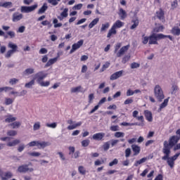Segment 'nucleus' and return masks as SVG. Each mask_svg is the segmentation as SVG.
<instances>
[{
	"label": "nucleus",
	"mask_w": 180,
	"mask_h": 180,
	"mask_svg": "<svg viewBox=\"0 0 180 180\" xmlns=\"http://www.w3.org/2000/svg\"><path fill=\"white\" fill-rule=\"evenodd\" d=\"M169 39L172 41L174 38L171 35H165L164 34H155L153 33L149 36L148 44H158V40H162V39Z\"/></svg>",
	"instance_id": "nucleus-1"
},
{
	"label": "nucleus",
	"mask_w": 180,
	"mask_h": 180,
	"mask_svg": "<svg viewBox=\"0 0 180 180\" xmlns=\"http://www.w3.org/2000/svg\"><path fill=\"white\" fill-rule=\"evenodd\" d=\"M178 141H179V138H178V136H172L169 139V142L168 141H164L163 147L169 150H171L172 147H175Z\"/></svg>",
	"instance_id": "nucleus-2"
},
{
	"label": "nucleus",
	"mask_w": 180,
	"mask_h": 180,
	"mask_svg": "<svg viewBox=\"0 0 180 180\" xmlns=\"http://www.w3.org/2000/svg\"><path fill=\"white\" fill-rule=\"evenodd\" d=\"M8 48L11 49L6 53V58H11V57H12V55H13L15 53H17V51H19L18 50V45H16V44H13V42H9L8 44Z\"/></svg>",
	"instance_id": "nucleus-3"
},
{
	"label": "nucleus",
	"mask_w": 180,
	"mask_h": 180,
	"mask_svg": "<svg viewBox=\"0 0 180 180\" xmlns=\"http://www.w3.org/2000/svg\"><path fill=\"white\" fill-rule=\"evenodd\" d=\"M154 94L156 99L159 102H162V99L165 98V96L164 95V91H162V89L160 85H156L154 89Z\"/></svg>",
	"instance_id": "nucleus-4"
},
{
	"label": "nucleus",
	"mask_w": 180,
	"mask_h": 180,
	"mask_svg": "<svg viewBox=\"0 0 180 180\" xmlns=\"http://www.w3.org/2000/svg\"><path fill=\"white\" fill-rule=\"evenodd\" d=\"M51 143H50V142H46V141H42L40 142L39 141H33L30 142L27 146H29V147H34L37 146L38 147V148H45V147H49V146H51Z\"/></svg>",
	"instance_id": "nucleus-5"
},
{
	"label": "nucleus",
	"mask_w": 180,
	"mask_h": 180,
	"mask_svg": "<svg viewBox=\"0 0 180 180\" xmlns=\"http://www.w3.org/2000/svg\"><path fill=\"white\" fill-rule=\"evenodd\" d=\"M29 165H32V162H30L28 165H22L18 167V172L22 173L26 172H33V168H29Z\"/></svg>",
	"instance_id": "nucleus-6"
},
{
	"label": "nucleus",
	"mask_w": 180,
	"mask_h": 180,
	"mask_svg": "<svg viewBox=\"0 0 180 180\" xmlns=\"http://www.w3.org/2000/svg\"><path fill=\"white\" fill-rule=\"evenodd\" d=\"M47 77V73H44V71H40L38 72L36 75L35 77H34V79L36 80L37 79V82L38 84L41 83V81H43V79H44V78Z\"/></svg>",
	"instance_id": "nucleus-7"
},
{
	"label": "nucleus",
	"mask_w": 180,
	"mask_h": 180,
	"mask_svg": "<svg viewBox=\"0 0 180 180\" xmlns=\"http://www.w3.org/2000/svg\"><path fill=\"white\" fill-rule=\"evenodd\" d=\"M37 8V4H34L30 6H21V12L22 13H30V12H33Z\"/></svg>",
	"instance_id": "nucleus-8"
},
{
	"label": "nucleus",
	"mask_w": 180,
	"mask_h": 180,
	"mask_svg": "<svg viewBox=\"0 0 180 180\" xmlns=\"http://www.w3.org/2000/svg\"><path fill=\"white\" fill-rule=\"evenodd\" d=\"M83 45H84L83 39H80L77 43L73 44L72 46V49L70 51V54H72V53H74L75 51H77V50H78V49L82 47Z\"/></svg>",
	"instance_id": "nucleus-9"
},
{
	"label": "nucleus",
	"mask_w": 180,
	"mask_h": 180,
	"mask_svg": "<svg viewBox=\"0 0 180 180\" xmlns=\"http://www.w3.org/2000/svg\"><path fill=\"white\" fill-rule=\"evenodd\" d=\"M58 58H60V53H58L56 57L49 59L48 63L44 65V68H49V67H51L53 64H56V62L58 60Z\"/></svg>",
	"instance_id": "nucleus-10"
},
{
	"label": "nucleus",
	"mask_w": 180,
	"mask_h": 180,
	"mask_svg": "<svg viewBox=\"0 0 180 180\" xmlns=\"http://www.w3.org/2000/svg\"><path fill=\"white\" fill-rule=\"evenodd\" d=\"M0 176L1 178V180H8L11 179L12 176H13V174H12V172H0Z\"/></svg>",
	"instance_id": "nucleus-11"
},
{
	"label": "nucleus",
	"mask_w": 180,
	"mask_h": 180,
	"mask_svg": "<svg viewBox=\"0 0 180 180\" xmlns=\"http://www.w3.org/2000/svg\"><path fill=\"white\" fill-rule=\"evenodd\" d=\"M130 49V44L122 46L120 51L117 53V57H122V56L124 55L126 51H127Z\"/></svg>",
	"instance_id": "nucleus-12"
},
{
	"label": "nucleus",
	"mask_w": 180,
	"mask_h": 180,
	"mask_svg": "<svg viewBox=\"0 0 180 180\" xmlns=\"http://www.w3.org/2000/svg\"><path fill=\"white\" fill-rule=\"evenodd\" d=\"M162 153L165 155L162 158V160H163L164 161H167V160L168 161V160H169L170 158L169 155L171 154V150L163 146Z\"/></svg>",
	"instance_id": "nucleus-13"
},
{
	"label": "nucleus",
	"mask_w": 180,
	"mask_h": 180,
	"mask_svg": "<svg viewBox=\"0 0 180 180\" xmlns=\"http://www.w3.org/2000/svg\"><path fill=\"white\" fill-rule=\"evenodd\" d=\"M21 19H23V14L19 13L18 12H15L13 14L12 20L13 22H19V20H21Z\"/></svg>",
	"instance_id": "nucleus-14"
},
{
	"label": "nucleus",
	"mask_w": 180,
	"mask_h": 180,
	"mask_svg": "<svg viewBox=\"0 0 180 180\" xmlns=\"http://www.w3.org/2000/svg\"><path fill=\"white\" fill-rule=\"evenodd\" d=\"M123 70H120L118 72H116L115 73H113L110 77V79L111 81H115V79H117V78H120V77H122V75H123Z\"/></svg>",
	"instance_id": "nucleus-15"
},
{
	"label": "nucleus",
	"mask_w": 180,
	"mask_h": 180,
	"mask_svg": "<svg viewBox=\"0 0 180 180\" xmlns=\"http://www.w3.org/2000/svg\"><path fill=\"white\" fill-rule=\"evenodd\" d=\"M116 34H117V30H115L113 27H111L107 34V39H112V37L116 36Z\"/></svg>",
	"instance_id": "nucleus-16"
},
{
	"label": "nucleus",
	"mask_w": 180,
	"mask_h": 180,
	"mask_svg": "<svg viewBox=\"0 0 180 180\" xmlns=\"http://www.w3.org/2000/svg\"><path fill=\"white\" fill-rule=\"evenodd\" d=\"M132 151L134 153V155H139L140 154V151H141V148L136 144L131 145Z\"/></svg>",
	"instance_id": "nucleus-17"
},
{
	"label": "nucleus",
	"mask_w": 180,
	"mask_h": 180,
	"mask_svg": "<svg viewBox=\"0 0 180 180\" xmlns=\"http://www.w3.org/2000/svg\"><path fill=\"white\" fill-rule=\"evenodd\" d=\"M123 26H124V22L120 21V20H117L112 25V27L117 30V29H120V27H123Z\"/></svg>",
	"instance_id": "nucleus-18"
},
{
	"label": "nucleus",
	"mask_w": 180,
	"mask_h": 180,
	"mask_svg": "<svg viewBox=\"0 0 180 180\" xmlns=\"http://www.w3.org/2000/svg\"><path fill=\"white\" fill-rule=\"evenodd\" d=\"M105 137V133L99 132L93 135V140H97L98 141H101Z\"/></svg>",
	"instance_id": "nucleus-19"
},
{
	"label": "nucleus",
	"mask_w": 180,
	"mask_h": 180,
	"mask_svg": "<svg viewBox=\"0 0 180 180\" xmlns=\"http://www.w3.org/2000/svg\"><path fill=\"white\" fill-rule=\"evenodd\" d=\"M144 115H145V117H146V120H148V122H153V113L151 112V111H150L148 110H146L144 111Z\"/></svg>",
	"instance_id": "nucleus-20"
},
{
	"label": "nucleus",
	"mask_w": 180,
	"mask_h": 180,
	"mask_svg": "<svg viewBox=\"0 0 180 180\" xmlns=\"http://www.w3.org/2000/svg\"><path fill=\"white\" fill-rule=\"evenodd\" d=\"M164 11L162 8H160L158 11L156 12V16L159 20H165V17L164 16Z\"/></svg>",
	"instance_id": "nucleus-21"
},
{
	"label": "nucleus",
	"mask_w": 180,
	"mask_h": 180,
	"mask_svg": "<svg viewBox=\"0 0 180 180\" xmlns=\"http://www.w3.org/2000/svg\"><path fill=\"white\" fill-rule=\"evenodd\" d=\"M118 15L122 20H124L127 18V13L123 8L119 9Z\"/></svg>",
	"instance_id": "nucleus-22"
},
{
	"label": "nucleus",
	"mask_w": 180,
	"mask_h": 180,
	"mask_svg": "<svg viewBox=\"0 0 180 180\" xmlns=\"http://www.w3.org/2000/svg\"><path fill=\"white\" fill-rule=\"evenodd\" d=\"M109 27H110V22H107L105 23H103L101 25L100 32L101 33H103V32H106V30H108V29H109Z\"/></svg>",
	"instance_id": "nucleus-23"
},
{
	"label": "nucleus",
	"mask_w": 180,
	"mask_h": 180,
	"mask_svg": "<svg viewBox=\"0 0 180 180\" xmlns=\"http://www.w3.org/2000/svg\"><path fill=\"white\" fill-rule=\"evenodd\" d=\"M49 9V6H47V3H44L43 6L38 11V13L40 15L41 13H44L46 11Z\"/></svg>",
	"instance_id": "nucleus-24"
},
{
	"label": "nucleus",
	"mask_w": 180,
	"mask_h": 180,
	"mask_svg": "<svg viewBox=\"0 0 180 180\" xmlns=\"http://www.w3.org/2000/svg\"><path fill=\"white\" fill-rule=\"evenodd\" d=\"M20 143V140L19 139H15L13 141H10L7 143V146L8 147H15V146H18Z\"/></svg>",
	"instance_id": "nucleus-25"
},
{
	"label": "nucleus",
	"mask_w": 180,
	"mask_h": 180,
	"mask_svg": "<svg viewBox=\"0 0 180 180\" xmlns=\"http://www.w3.org/2000/svg\"><path fill=\"white\" fill-rule=\"evenodd\" d=\"M147 160H148V158H143L139 160H136L134 162V167H139V165H140L141 164H144V162H146V161H147Z\"/></svg>",
	"instance_id": "nucleus-26"
},
{
	"label": "nucleus",
	"mask_w": 180,
	"mask_h": 180,
	"mask_svg": "<svg viewBox=\"0 0 180 180\" xmlns=\"http://www.w3.org/2000/svg\"><path fill=\"white\" fill-rule=\"evenodd\" d=\"M171 33L174 36H179L180 34V29L178 27H174L172 30Z\"/></svg>",
	"instance_id": "nucleus-27"
},
{
	"label": "nucleus",
	"mask_w": 180,
	"mask_h": 180,
	"mask_svg": "<svg viewBox=\"0 0 180 180\" xmlns=\"http://www.w3.org/2000/svg\"><path fill=\"white\" fill-rule=\"evenodd\" d=\"M131 23H134V24L131 26L130 29H131V30H133L136 29V27H137V26H139V19H137V18L133 19L131 20Z\"/></svg>",
	"instance_id": "nucleus-28"
},
{
	"label": "nucleus",
	"mask_w": 180,
	"mask_h": 180,
	"mask_svg": "<svg viewBox=\"0 0 180 180\" xmlns=\"http://www.w3.org/2000/svg\"><path fill=\"white\" fill-rule=\"evenodd\" d=\"M16 117H13V115H8L7 117L5 119L6 123H13V122H15Z\"/></svg>",
	"instance_id": "nucleus-29"
},
{
	"label": "nucleus",
	"mask_w": 180,
	"mask_h": 180,
	"mask_svg": "<svg viewBox=\"0 0 180 180\" xmlns=\"http://www.w3.org/2000/svg\"><path fill=\"white\" fill-rule=\"evenodd\" d=\"M82 124V122H79L75 124L69 125L68 127V130H74V129H77V127H79Z\"/></svg>",
	"instance_id": "nucleus-30"
},
{
	"label": "nucleus",
	"mask_w": 180,
	"mask_h": 180,
	"mask_svg": "<svg viewBox=\"0 0 180 180\" xmlns=\"http://www.w3.org/2000/svg\"><path fill=\"white\" fill-rule=\"evenodd\" d=\"M99 22V18H96L94 20H93L89 25V28L92 29L94 26H96V25H98V22Z\"/></svg>",
	"instance_id": "nucleus-31"
},
{
	"label": "nucleus",
	"mask_w": 180,
	"mask_h": 180,
	"mask_svg": "<svg viewBox=\"0 0 180 180\" xmlns=\"http://www.w3.org/2000/svg\"><path fill=\"white\" fill-rule=\"evenodd\" d=\"M11 6H12V2L11 1L0 2V7L1 8H11Z\"/></svg>",
	"instance_id": "nucleus-32"
},
{
	"label": "nucleus",
	"mask_w": 180,
	"mask_h": 180,
	"mask_svg": "<svg viewBox=\"0 0 180 180\" xmlns=\"http://www.w3.org/2000/svg\"><path fill=\"white\" fill-rule=\"evenodd\" d=\"M34 73V69L30 68H27L26 69L24 72H23V75H30Z\"/></svg>",
	"instance_id": "nucleus-33"
},
{
	"label": "nucleus",
	"mask_w": 180,
	"mask_h": 180,
	"mask_svg": "<svg viewBox=\"0 0 180 180\" xmlns=\"http://www.w3.org/2000/svg\"><path fill=\"white\" fill-rule=\"evenodd\" d=\"M53 23L55 29H57V27H61V26H63V23L58 22V20L57 18L53 19Z\"/></svg>",
	"instance_id": "nucleus-34"
},
{
	"label": "nucleus",
	"mask_w": 180,
	"mask_h": 180,
	"mask_svg": "<svg viewBox=\"0 0 180 180\" xmlns=\"http://www.w3.org/2000/svg\"><path fill=\"white\" fill-rule=\"evenodd\" d=\"M21 124H22L20 123V122H14L10 124V126L12 127V129H19Z\"/></svg>",
	"instance_id": "nucleus-35"
},
{
	"label": "nucleus",
	"mask_w": 180,
	"mask_h": 180,
	"mask_svg": "<svg viewBox=\"0 0 180 180\" xmlns=\"http://www.w3.org/2000/svg\"><path fill=\"white\" fill-rule=\"evenodd\" d=\"M169 101V98H165L164 101L160 104V109H164L166 106L168 105V102Z\"/></svg>",
	"instance_id": "nucleus-36"
},
{
	"label": "nucleus",
	"mask_w": 180,
	"mask_h": 180,
	"mask_svg": "<svg viewBox=\"0 0 180 180\" xmlns=\"http://www.w3.org/2000/svg\"><path fill=\"white\" fill-rule=\"evenodd\" d=\"M114 136L116 139H120V138H123L124 137V132H122V131H117L114 134Z\"/></svg>",
	"instance_id": "nucleus-37"
},
{
	"label": "nucleus",
	"mask_w": 180,
	"mask_h": 180,
	"mask_svg": "<svg viewBox=\"0 0 180 180\" xmlns=\"http://www.w3.org/2000/svg\"><path fill=\"white\" fill-rule=\"evenodd\" d=\"M78 172L79 174H81V175H85V174H86V169L85 167H84V166H79L78 167Z\"/></svg>",
	"instance_id": "nucleus-38"
},
{
	"label": "nucleus",
	"mask_w": 180,
	"mask_h": 180,
	"mask_svg": "<svg viewBox=\"0 0 180 180\" xmlns=\"http://www.w3.org/2000/svg\"><path fill=\"white\" fill-rule=\"evenodd\" d=\"M109 67H110V63L105 62V64L101 68L100 72H103V71H105L106 68H109Z\"/></svg>",
	"instance_id": "nucleus-39"
},
{
	"label": "nucleus",
	"mask_w": 180,
	"mask_h": 180,
	"mask_svg": "<svg viewBox=\"0 0 180 180\" xmlns=\"http://www.w3.org/2000/svg\"><path fill=\"white\" fill-rule=\"evenodd\" d=\"M164 30V25H160L159 27H156L154 28L153 32L155 33H160V32H163Z\"/></svg>",
	"instance_id": "nucleus-40"
},
{
	"label": "nucleus",
	"mask_w": 180,
	"mask_h": 180,
	"mask_svg": "<svg viewBox=\"0 0 180 180\" xmlns=\"http://www.w3.org/2000/svg\"><path fill=\"white\" fill-rule=\"evenodd\" d=\"M49 4H51V5H53V6H57L58 5V2H60L61 0H47Z\"/></svg>",
	"instance_id": "nucleus-41"
},
{
	"label": "nucleus",
	"mask_w": 180,
	"mask_h": 180,
	"mask_svg": "<svg viewBox=\"0 0 180 180\" xmlns=\"http://www.w3.org/2000/svg\"><path fill=\"white\" fill-rule=\"evenodd\" d=\"M139 124L137 122L135 123H129L126 122H123L120 124V126H138Z\"/></svg>",
	"instance_id": "nucleus-42"
},
{
	"label": "nucleus",
	"mask_w": 180,
	"mask_h": 180,
	"mask_svg": "<svg viewBox=\"0 0 180 180\" xmlns=\"http://www.w3.org/2000/svg\"><path fill=\"white\" fill-rule=\"evenodd\" d=\"M110 130L111 131H119V130H120V127L119 125H112L110 127Z\"/></svg>",
	"instance_id": "nucleus-43"
},
{
	"label": "nucleus",
	"mask_w": 180,
	"mask_h": 180,
	"mask_svg": "<svg viewBox=\"0 0 180 180\" xmlns=\"http://www.w3.org/2000/svg\"><path fill=\"white\" fill-rule=\"evenodd\" d=\"M102 164H105V160L103 159H101V160L98 159L94 162V165L96 167L102 165Z\"/></svg>",
	"instance_id": "nucleus-44"
},
{
	"label": "nucleus",
	"mask_w": 180,
	"mask_h": 180,
	"mask_svg": "<svg viewBox=\"0 0 180 180\" xmlns=\"http://www.w3.org/2000/svg\"><path fill=\"white\" fill-rule=\"evenodd\" d=\"M14 101H15L14 99H12L11 98H6L5 105H12V103H13Z\"/></svg>",
	"instance_id": "nucleus-45"
},
{
	"label": "nucleus",
	"mask_w": 180,
	"mask_h": 180,
	"mask_svg": "<svg viewBox=\"0 0 180 180\" xmlns=\"http://www.w3.org/2000/svg\"><path fill=\"white\" fill-rule=\"evenodd\" d=\"M82 88V86H78L77 87H73L71 89V92H72V94H75L76 92H79V91H81Z\"/></svg>",
	"instance_id": "nucleus-46"
},
{
	"label": "nucleus",
	"mask_w": 180,
	"mask_h": 180,
	"mask_svg": "<svg viewBox=\"0 0 180 180\" xmlns=\"http://www.w3.org/2000/svg\"><path fill=\"white\" fill-rule=\"evenodd\" d=\"M60 15L63 18H68V8H65L63 9V12L60 13Z\"/></svg>",
	"instance_id": "nucleus-47"
},
{
	"label": "nucleus",
	"mask_w": 180,
	"mask_h": 180,
	"mask_svg": "<svg viewBox=\"0 0 180 180\" xmlns=\"http://www.w3.org/2000/svg\"><path fill=\"white\" fill-rule=\"evenodd\" d=\"M34 79H33L28 83H26L25 85V88H32V86H33V85L34 84Z\"/></svg>",
	"instance_id": "nucleus-48"
},
{
	"label": "nucleus",
	"mask_w": 180,
	"mask_h": 180,
	"mask_svg": "<svg viewBox=\"0 0 180 180\" xmlns=\"http://www.w3.org/2000/svg\"><path fill=\"white\" fill-rule=\"evenodd\" d=\"M40 127H41V125H40V122H37L34 124V126H33V130L34 131H36V130H39L40 129Z\"/></svg>",
	"instance_id": "nucleus-49"
},
{
	"label": "nucleus",
	"mask_w": 180,
	"mask_h": 180,
	"mask_svg": "<svg viewBox=\"0 0 180 180\" xmlns=\"http://www.w3.org/2000/svg\"><path fill=\"white\" fill-rule=\"evenodd\" d=\"M16 134H18V132L15 130H9L7 131V136L13 137L16 136Z\"/></svg>",
	"instance_id": "nucleus-50"
},
{
	"label": "nucleus",
	"mask_w": 180,
	"mask_h": 180,
	"mask_svg": "<svg viewBox=\"0 0 180 180\" xmlns=\"http://www.w3.org/2000/svg\"><path fill=\"white\" fill-rule=\"evenodd\" d=\"M89 143H91V141H89V139L83 140L82 141V147H88V146H89Z\"/></svg>",
	"instance_id": "nucleus-51"
},
{
	"label": "nucleus",
	"mask_w": 180,
	"mask_h": 180,
	"mask_svg": "<svg viewBox=\"0 0 180 180\" xmlns=\"http://www.w3.org/2000/svg\"><path fill=\"white\" fill-rule=\"evenodd\" d=\"M146 35L143 34L142 36V43L143 44H147V43H148V40H149V37H145Z\"/></svg>",
	"instance_id": "nucleus-52"
},
{
	"label": "nucleus",
	"mask_w": 180,
	"mask_h": 180,
	"mask_svg": "<svg viewBox=\"0 0 180 180\" xmlns=\"http://www.w3.org/2000/svg\"><path fill=\"white\" fill-rule=\"evenodd\" d=\"M117 164H119V160L115 158L109 163V167H113V165H117Z\"/></svg>",
	"instance_id": "nucleus-53"
},
{
	"label": "nucleus",
	"mask_w": 180,
	"mask_h": 180,
	"mask_svg": "<svg viewBox=\"0 0 180 180\" xmlns=\"http://www.w3.org/2000/svg\"><path fill=\"white\" fill-rule=\"evenodd\" d=\"M167 164L170 167V168H174V165L175 162H174V160L172 159L169 158V160H167Z\"/></svg>",
	"instance_id": "nucleus-54"
},
{
	"label": "nucleus",
	"mask_w": 180,
	"mask_h": 180,
	"mask_svg": "<svg viewBox=\"0 0 180 180\" xmlns=\"http://www.w3.org/2000/svg\"><path fill=\"white\" fill-rule=\"evenodd\" d=\"M25 30H26V27L24 25L20 26L18 27V30H17V33H24Z\"/></svg>",
	"instance_id": "nucleus-55"
},
{
	"label": "nucleus",
	"mask_w": 180,
	"mask_h": 180,
	"mask_svg": "<svg viewBox=\"0 0 180 180\" xmlns=\"http://www.w3.org/2000/svg\"><path fill=\"white\" fill-rule=\"evenodd\" d=\"M28 155H30L31 157H39V155H41V153L39 152H32L28 153Z\"/></svg>",
	"instance_id": "nucleus-56"
},
{
	"label": "nucleus",
	"mask_w": 180,
	"mask_h": 180,
	"mask_svg": "<svg viewBox=\"0 0 180 180\" xmlns=\"http://www.w3.org/2000/svg\"><path fill=\"white\" fill-rule=\"evenodd\" d=\"M130 154H131V150L130 149V148H128L125 150L126 158H129V157H130Z\"/></svg>",
	"instance_id": "nucleus-57"
},
{
	"label": "nucleus",
	"mask_w": 180,
	"mask_h": 180,
	"mask_svg": "<svg viewBox=\"0 0 180 180\" xmlns=\"http://www.w3.org/2000/svg\"><path fill=\"white\" fill-rule=\"evenodd\" d=\"M82 4H77V5H75L73 6V9H75V11H79L80 9H82Z\"/></svg>",
	"instance_id": "nucleus-58"
},
{
	"label": "nucleus",
	"mask_w": 180,
	"mask_h": 180,
	"mask_svg": "<svg viewBox=\"0 0 180 180\" xmlns=\"http://www.w3.org/2000/svg\"><path fill=\"white\" fill-rule=\"evenodd\" d=\"M134 102L133 98H129L124 101V105H130Z\"/></svg>",
	"instance_id": "nucleus-59"
},
{
	"label": "nucleus",
	"mask_w": 180,
	"mask_h": 180,
	"mask_svg": "<svg viewBox=\"0 0 180 180\" xmlns=\"http://www.w3.org/2000/svg\"><path fill=\"white\" fill-rule=\"evenodd\" d=\"M46 127H51V129H56L57 127V123L53 122L52 124H46Z\"/></svg>",
	"instance_id": "nucleus-60"
},
{
	"label": "nucleus",
	"mask_w": 180,
	"mask_h": 180,
	"mask_svg": "<svg viewBox=\"0 0 180 180\" xmlns=\"http://www.w3.org/2000/svg\"><path fill=\"white\" fill-rule=\"evenodd\" d=\"M129 60H130V56H124L122 60V64H126V63H127Z\"/></svg>",
	"instance_id": "nucleus-61"
},
{
	"label": "nucleus",
	"mask_w": 180,
	"mask_h": 180,
	"mask_svg": "<svg viewBox=\"0 0 180 180\" xmlns=\"http://www.w3.org/2000/svg\"><path fill=\"white\" fill-rule=\"evenodd\" d=\"M41 86H49L50 85V82L46 81V82H41L39 83Z\"/></svg>",
	"instance_id": "nucleus-62"
},
{
	"label": "nucleus",
	"mask_w": 180,
	"mask_h": 180,
	"mask_svg": "<svg viewBox=\"0 0 180 180\" xmlns=\"http://www.w3.org/2000/svg\"><path fill=\"white\" fill-rule=\"evenodd\" d=\"M139 67H140V63L134 62L131 64V68H132V69L139 68Z\"/></svg>",
	"instance_id": "nucleus-63"
},
{
	"label": "nucleus",
	"mask_w": 180,
	"mask_h": 180,
	"mask_svg": "<svg viewBox=\"0 0 180 180\" xmlns=\"http://www.w3.org/2000/svg\"><path fill=\"white\" fill-rule=\"evenodd\" d=\"M119 141H120V140H119V139H112L111 140V146L115 147V146H116V144H117V143H119Z\"/></svg>",
	"instance_id": "nucleus-64"
}]
</instances>
